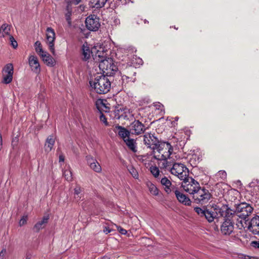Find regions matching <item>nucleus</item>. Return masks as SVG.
<instances>
[{
    "instance_id": "3c124183",
    "label": "nucleus",
    "mask_w": 259,
    "mask_h": 259,
    "mask_svg": "<svg viewBox=\"0 0 259 259\" xmlns=\"http://www.w3.org/2000/svg\"><path fill=\"white\" fill-rule=\"evenodd\" d=\"M251 245L254 248H259V241H254L251 242Z\"/></svg>"
},
{
    "instance_id": "f03ea898",
    "label": "nucleus",
    "mask_w": 259,
    "mask_h": 259,
    "mask_svg": "<svg viewBox=\"0 0 259 259\" xmlns=\"http://www.w3.org/2000/svg\"><path fill=\"white\" fill-rule=\"evenodd\" d=\"M90 85L92 90L98 94L108 93L111 87V83L108 77L105 75H99L90 80Z\"/></svg>"
},
{
    "instance_id": "5701e85b",
    "label": "nucleus",
    "mask_w": 259,
    "mask_h": 259,
    "mask_svg": "<svg viewBox=\"0 0 259 259\" xmlns=\"http://www.w3.org/2000/svg\"><path fill=\"white\" fill-rule=\"evenodd\" d=\"M55 141V138L53 136H50L48 137L45 145V150L46 152L48 153L52 150Z\"/></svg>"
},
{
    "instance_id": "a18cd8bd",
    "label": "nucleus",
    "mask_w": 259,
    "mask_h": 259,
    "mask_svg": "<svg viewBox=\"0 0 259 259\" xmlns=\"http://www.w3.org/2000/svg\"><path fill=\"white\" fill-rule=\"evenodd\" d=\"M217 176L220 177L222 179L224 180L227 177V173L225 171L220 170L218 172Z\"/></svg>"
},
{
    "instance_id": "cd10ccee",
    "label": "nucleus",
    "mask_w": 259,
    "mask_h": 259,
    "mask_svg": "<svg viewBox=\"0 0 259 259\" xmlns=\"http://www.w3.org/2000/svg\"><path fill=\"white\" fill-rule=\"evenodd\" d=\"M124 107L118 106L115 108L113 111V117L116 119L123 118Z\"/></svg>"
},
{
    "instance_id": "f3484780",
    "label": "nucleus",
    "mask_w": 259,
    "mask_h": 259,
    "mask_svg": "<svg viewBox=\"0 0 259 259\" xmlns=\"http://www.w3.org/2000/svg\"><path fill=\"white\" fill-rule=\"evenodd\" d=\"M114 132L118 134V135L124 141L129 138L130 132L126 130L125 127L120 125L115 126Z\"/></svg>"
},
{
    "instance_id": "7c9ffc66",
    "label": "nucleus",
    "mask_w": 259,
    "mask_h": 259,
    "mask_svg": "<svg viewBox=\"0 0 259 259\" xmlns=\"http://www.w3.org/2000/svg\"><path fill=\"white\" fill-rule=\"evenodd\" d=\"M147 186L148 188L150 194L154 196H157L159 193V191L156 186L150 182L147 183Z\"/></svg>"
},
{
    "instance_id": "4468645a",
    "label": "nucleus",
    "mask_w": 259,
    "mask_h": 259,
    "mask_svg": "<svg viewBox=\"0 0 259 259\" xmlns=\"http://www.w3.org/2000/svg\"><path fill=\"white\" fill-rule=\"evenodd\" d=\"M28 63L32 71L36 73L40 72V67L37 56L30 55L28 57Z\"/></svg>"
},
{
    "instance_id": "b1692460",
    "label": "nucleus",
    "mask_w": 259,
    "mask_h": 259,
    "mask_svg": "<svg viewBox=\"0 0 259 259\" xmlns=\"http://www.w3.org/2000/svg\"><path fill=\"white\" fill-rule=\"evenodd\" d=\"M49 215H45L41 221H38L34 226V229L36 231H39L40 229L45 228L48 222Z\"/></svg>"
},
{
    "instance_id": "2f4dec72",
    "label": "nucleus",
    "mask_w": 259,
    "mask_h": 259,
    "mask_svg": "<svg viewBox=\"0 0 259 259\" xmlns=\"http://www.w3.org/2000/svg\"><path fill=\"white\" fill-rule=\"evenodd\" d=\"M124 142L125 143L128 148L130 149L132 151L134 152L137 151L136 142L134 140L129 138L126 140H124Z\"/></svg>"
},
{
    "instance_id": "49530a36",
    "label": "nucleus",
    "mask_w": 259,
    "mask_h": 259,
    "mask_svg": "<svg viewBox=\"0 0 259 259\" xmlns=\"http://www.w3.org/2000/svg\"><path fill=\"white\" fill-rule=\"evenodd\" d=\"M100 120L101 121L104 123L106 126L109 125L108 122L107 121L106 117L102 113H101V115H100Z\"/></svg>"
},
{
    "instance_id": "5fc2aeb1",
    "label": "nucleus",
    "mask_w": 259,
    "mask_h": 259,
    "mask_svg": "<svg viewBox=\"0 0 259 259\" xmlns=\"http://www.w3.org/2000/svg\"><path fill=\"white\" fill-rule=\"evenodd\" d=\"M59 162H63L64 161V156L63 155H59Z\"/></svg>"
},
{
    "instance_id": "6e6d98bb",
    "label": "nucleus",
    "mask_w": 259,
    "mask_h": 259,
    "mask_svg": "<svg viewBox=\"0 0 259 259\" xmlns=\"http://www.w3.org/2000/svg\"><path fill=\"white\" fill-rule=\"evenodd\" d=\"M110 232L111 230L108 228L105 227V229H104V232L106 234H108Z\"/></svg>"
},
{
    "instance_id": "f257e3e1",
    "label": "nucleus",
    "mask_w": 259,
    "mask_h": 259,
    "mask_svg": "<svg viewBox=\"0 0 259 259\" xmlns=\"http://www.w3.org/2000/svg\"><path fill=\"white\" fill-rule=\"evenodd\" d=\"M173 147L168 142H160L152 148L154 159L161 169H165L171 166L173 158Z\"/></svg>"
},
{
    "instance_id": "dca6fc26",
    "label": "nucleus",
    "mask_w": 259,
    "mask_h": 259,
    "mask_svg": "<svg viewBox=\"0 0 259 259\" xmlns=\"http://www.w3.org/2000/svg\"><path fill=\"white\" fill-rule=\"evenodd\" d=\"M248 228L253 234H259V216H256L251 220Z\"/></svg>"
},
{
    "instance_id": "a878e982",
    "label": "nucleus",
    "mask_w": 259,
    "mask_h": 259,
    "mask_svg": "<svg viewBox=\"0 0 259 259\" xmlns=\"http://www.w3.org/2000/svg\"><path fill=\"white\" fill-rule=\"evenodd\" d=\"M11 26L7 24H3L0 28V36L1 37H8L11 36L10 34Z\"/></svg>"
},
{
    "instance_id": "c9c22d12",
    "label": "nucleus",
    "mask_w": 259,
    "mask_h": 259,
    "mask_svg": "<svg viewBox=\"0 0 259 259\" xmlns=\"http://www.w3.org/2000/svg\"><path fill=\"white\" fill-rule=\"evenodd\" d=\"M128 170L134 178L136 179H138L139 178V174L138 171L132 165L128 166Z\"/></svg>"
},
{
    "instance_id": "4d7b16f0",
    "label": "nucleus",
    "mask_w": 259,
    "mask_h": 259,
    "mask_svg": "<svg viewBox=\"0 0 259 259\" xmlns=\"http://www.w3.org/2000/svg\"><path fill=\"white\" fill-rule=\"evenodd\" d=\"M229 193H235V194H237L238 193V191H235V190H231L230 192H229Z\"/></svg>"
},
{
    "instance_id": "37998d69",
    "label": "nucleus",
    "mask_w": 259,
    "mask_h": 259,
    "mask_svg": "<svg viewBox=\"0 0 259 259\" xmlns=\"http://www.w3.org/2000/svg\"><path fill=\"white\" fill-rule=\"evenodd\" d=\"M8 38L11 43V45L13 47V48H14V49L17 48L18 47V44H17V41L14 38V37L13 36L11 35V36H9Z\"/></svg>"
},
{
    "instance_id": "20e7f679",
    "label": "nucleus",
    "mask_w": 259,
    "mask_h": 259,
    "mask_svg": "<svg viewBox=\"0 0 259 259\" xmlns=\"http://www.w3.org/2000/svg\"><path fill=\"white\" fill-rule=\"evenodd\" d=\"M172 160L171 166L165 170H168L171 174L177 177L181 180H185L189 176L188 168L183 163L175 162Z\"/></svg>"
},
{
    "instance_id": "bf43d9fd",
    "label": "nucleus",
    "mask_w": 259,
    "mask_h": 259,
    "mask_svg": "<svg viewBox=\"0 0 259 259\" xmlns=\"http://www.w3.org/2000/svg\"><path fill=\"white\" fill-rule=\"evenodd\" d=\"M101 259H109V258L107 256H104V257L101 258Z\"/></svg>"
},
{
    "instance_id": "c756f323",
    "label": "nucleus",
    "mask_w": 259,
    "mask_h": 259,
    "mask_svg": "<svg viewBox=\"0 0 259 259\" xmlns=\"http://www.w3.org/2000/svg\"><path fill=\"white\" fill-rule=\"evenodd\" d=\"M107 0H91L90 1V6L93 8H100L103 7Z\"/></svg>"
},
{
    "instance_id": "412c9836",
    "label": "nucleus",
    "mask_w": 259,
    "mask_h": 259,
    "mask_svg": "<svg viewBox=\"0 0 259 259\" xmlns=\"http://www.w3.org/2000/svg\"><path fill=\"white\" fill-rule=\"evenodd\" d=\"M175 194L177 199L180 203L187 205H189L191 204V201L190 199L183 193L180 192L178 190H176L175 191Z\"/></svg>"
},
{
    "instance_id": "09e8293b",
    "label": "nucleus",
    "mask_w": 259,
    "mask_h": 259,
    "mask_svg": "<svg viewBox=\"0 0 259 259\" xmlns=\"http://www.w3.org/2000/svg\"><path fill=\"white\" fill-rule=\"evenodd\" d=\"M7 254V250L6 248H3L0 252V259H4Z\"/></svg>"
},
{
    "instance_id": "603ef678",
    "label": "nucleus",
    "mask_w": 259,
    "mask_h": 259,
    "mask_svg": "<svg viewBox=\"0 0 259 259\" xmlns=\"http://www.w3.org/2000/svg\"><path fill=\"white\" fill-rule=\"evenodd\" d=\"M116 227L117 228V230H118V231L122 234H125L126 233V231L122 228L121 227H118V226H116Z\"/></svg>"
},
{
    "instance_id": "ddd939ff",
    "label": "nucleus",
    "mask_w": 259,
    "mask_h": 259,
    "mask_svg": "<svg viewBox=\"0 0 259 259\" xmlns=\"http://www.w3.org/2000/svg\"><path fill=\"white\" fill-rule=\"evenodd\" d=\"M130 130L132 134L139 135L145 131V126L138 120H135L131 123Z\"/></svg>"
},
{
    "instance_id": "4be33fe9",
    "label": "nucleus",
    "mask_w": 259,
    "mask_h": 259,
    "mask_svg": "<svg viewBox=\"0 0 259 259\" xmlns=\"http://www.w3.org/2000/svg\"><path fill=\"white\" fill-rule=\"evenodd\" d=\"M82 55L84 60H88L90 59L91 55H92V50L87 42H85L82 46Z\"/></svg>"
},
{
    "instance_id": "aec40b11",
    "label": "nucleus",
    "mask_w": 259,
    "mask_h": 259,
    "mask_svg": "<svg viewBox=\"0 0 259 259\" xmlns=\"http://www.w3.org/2000/svg\"><path fill=\"white\" fill-rule=\"evenodd\" d=\"M39 56L47 65L51 67L55 66V60L47 52H44Z\"/></svg>"
},
{
    "instance_id": "4c0bfd02",
    "label": "nucleus",
    "mask_w": 259,
    "mask_h": 259,
    "mask_svg": "<svg viewBox=\"0 0 259 259\" xmlns=\"http://www.w3.org/2000/svg\"><path fill=\"white\" fill-rule=\"evenodd\" d=\"M81 0H71L70 2H68L67 5V10L68 11V13L70 14L71 12V9L70 7L72 5H78Z\"/></svg>"
},
{
    "instance_id": "a211bd4d",
    "label": "nucleus",
    "mask_w": 259,
    "mask_h": 259,
    "mask_svg": "<svg viewBox=\"0 0 259 259\" xmlns=\"http://www.w3.org/2000/svg\"><path fill=\"white\" fill-rule=\"evenodd\" d=\"M248 191L252 196H259V180H254L248 185Z\"/></svg>"
},
{
    "instance_id": "e433bc0d",
    "label": "nucleus",
    "mask_w": 259,
    "mask_h": 259,
    "mask_svg": "<svg viewBox=\"0 0 259 259\" xmlns=\"http://www.w3.org/2000/svg\"><path fill=\"white\" fill-rule=\"evenodd\" d=\"M13 74L12 73H3V81L8 84L10 83L13 79Z\"/></svg>"
},
{
    "instance_id": "72a5a7b5",
    "label": "nucleus",
    "mask_w": 259,
    "mask_h": 259,
    "mask_svg": "<svg viewBox=\"0 0 259 259\" xmlns=\"http://www.w3.org/2000/svg\"><path fill=\"white\" fill-rule=\"evenodd\" d=\"M159 168L160 167L159 166L157 167L156 165H154L151 166L149 169L154 178H158L160 175Z\"/></svg>"
},
{
    "instance_id": "58836bf2",
    "label": "nucleus",
    "mask_w": 259,
    "mask_h": 259,
    "mask_svg": "<svg viewBox=\"0 0 259 259\" xmlns=\"http://www.w3.org/2000/svg\"><path fill=\"white\" fill-rule=\"evenodd\" d=\"M74 190L75 198L77 200V201H78L81 199V197L79 196V195L81 193L82 191V189L79 186L76 185Z\"/></svg>"
},
{
    "instance_id": "f704fd0d",
    "label": "nucleus",
    "mask_w": 259,
    "mask_h": 259,
    "mask_svg": "<svg viewBox=\"0 0 259 259\" xmlns=\"http://www.w3.org/2000/svg\"><path fill=\"white\" fill-rule=\"evenodd\" d=\"M34 48L36 52L38 55H41L45 51L43 50L41 46V44L40 41H37L34 44Z\"/></svg>"
},
{
    "instance_id": "0eeeda50",
    "label": "nucleus",
    "mask_w": 259,
    "mask_h": 259,
    "mask_svg": "<svg viewBox=\"0 0 259 259\" xmlns=\"http://www.w3.org/2000/svg\"><path fill=\"white\" fill-rule=\"evenodd\" d=\"M92 56L94 60L99 63L102 60L107 58L109 52L108 47L96 45L92 49Z\"/></svg>"
},
{
    "instance_id": "423d86ee",
    "label": "nucleus",
    "mask_w": 259,
    "mask_h": 259,
    "mask_svg": "<svg viewBox=\"0 0 259 259\" xmlns=\"http://www.w3.org/2000/svg\"><path fill=\"white\" fill-rule=\"evenodd\" d=\"M183 181L182 187L183 189L193 196L200 188L199 183L191 177L188 176L186 179Z\"/></svg>"
},
{
    "instance_id": "680f3d73",
    "label": "nucleus",
    "mask_w": 259,
    "mask_h": 259,
    "mask_svg": "<svg viewBox=\"0 0 259 259\" xmlns=\"http://www.w3.org/2000/svg\"><path fill=\"white\" fill-rule=\"evenodd\" d=\"M178 119V117H176V120H177Z\"/></svg>"
},
{
    "instance_id": "ea45409f",
    "label": "nucleus",
    "mask_w": 259,
    "mask_h": 259,
    "mask_svg": "<svg viewBox=\"0 0 259 259\" xmlns=\"http://www.w3.org/2000/svg\"><path fill=\"white\" fill-rule=\"evenodd\" d=\"M13 66L12 64H7L4 68L3 73L13 74Z\"/></svg>"
},
{
    "instance_id": "de8ad7c7",
    "label": "nucleus",
    "mask_w": 259,
    "mask_h": 259,
    "mask_svg": "<svg viewBox=\"0 0 259 259\" xmlns=\"http://www.w3.org/2000/svg\"><path fill=\"white\" fill-rule=\"evenodd\" d=\"M27 221V215H24L22 217V218L21 219V220L19 221V225L20 226H22L24 225H25Z\"/></svg>"
},
{
    "instance_id": "13d9d810",
    "label": "nucleus",
    "mask_w": 259,
    "mask_h": 259,
    "mask_svg": "<svg viewBox=\"0 0 259 259\" xmlns=\"http://www.w3.org/2000/svg\"><path fill=\"white\" fill-rule=\"evenodd\" d=\"M142 62H143V61H142V60L141 59H138V63H139V64H142Z\"/></svg>"
},
{
    "instance_id": "052dcab7",
    "label": "nucleus",
    "mask_w": 259,
    "mask_h": 259,
    "mask_svg": "<svg viewBox=\"0 0 259 259\" xmlns=\"http://www.w3.org/2000/svg\"><path fill=\"white\" fill-rule=\"evenodd\" d=\"M136 74V72H134L133 76H135Z\"/></svg>"
},
{
    "instance_id": "1a4fd4ad",
    "label": "nucleus",
    "mask_w": 259,
    "mask_h": 259,
    "mask_svg": "<svg viewBox=\"0 0 259 259\" xmlns=\"http://www.w3.org/2000/svg\"><path fill=\"white\" fill-rule=\"evenodd\" d=\"M253 208L246 203H241L236 205L235 212L237 215L243 219H245L252 212Z\"/></svg>"
},
{
    "instance_id": "c85d7f7f",
    "label": "nucleus",
    "mask_w": 259,
    "mask_h": 259,
    "mask_svg": "<svg viewBox=\"0 0 259 259\" xmlns=\"http://www.w3.org/2000/svg\"><path fill=\"white\" fill-rule=\"evenodd\" d=\"M63 175L64 178L67 181H71L72 180V173L69 166H66L63 171Z\"/></svg>"
},
{
    "instance_id": "473e14b6",
    "label": "nucleus",
    "mask_w": 259,
    "mask_h": 259,
    "mask_svg": "<svg viewBox=\"0 0 259 259\" xmlns=\"http://www.w3.org/2000/svg\"><path fill=\"white\" fill-rule=\"evenodd\" d=\"M203 217H204L209 222H212L215 217V214L213 212L205 210Z\"/></svg>"
},
{
    "instance_id": "c03bdc74",
    "label": "nucleus",
    "mask_w": 259,
    "mask_h": 259,
    "mask_svg": "<svg viewBox=\"0 0 259 259\" xmlns=\"http://www.w3.org/2000/svg\"><path fill=\"white\" fill-rule=\"evenodd\" d=\"M194 210L198 215L203 217L205 210H203L202 208L198 207H195Z\"/></svg>"
},
{
    "instance_id": "7ed1b4c3",
    "label": "nucleus",
    "mask_w": 259,
    "mask_h": 259,
    "mask_svg": "<svg viewBox=\"0 0 259 259\" xmlns=\"http://www.w3.org/2000/svg\"><path fill=\"white\" fill-rule=\"evenodd\" d=\"M232 210L227 206H223L219 210L220 215L226 219L221 226V230L224 235H230L233 231L234 226L232 221L229 219L232 214Z\"/></svg>"
},
{
    "instance_id": "6ab92c4d",
    "label": "nucleus",
    "mask_w": 259,
    "mask_h": 259,
    "mask_svg": "<svg viewBox=\"0 0 259 259\" xmlns=\"http://www.w3.org/2000/svg\"><path fill=\"white\" fill-rule=\"evenodd\" d=\"M97 108L101 112H109L110 110V105L106 100L99 99L96 101Z\"/></svg>"
},
{
    "instance_id": "bb28decb",
    "label": "nucleus",
    "mask_w": 259,
    "mask_h": 259,
    "mask_svg": "<svg viewBox=\"0 0 259 259\" xmlns=\"http://www.w3.org/2000/svg\"><path fill=\"white\" fill-rule=\"evenodd\" d=\"M161 184L164 186V190L167 193L169 194L170 193L171 190V182L168 180L167 178L166 177H163L161 179Z\"/></svg>"
},
{
    "instance_id": "393cba45",
    "label": "nucleus",
    "mask_w": 259,
    "mask_h": 259,
    "mask_svg": "<svg viewBox=\"0 0 259 259\" xmlns=\"http://www.w3.org/2000/svg\"><path fill=\"white\" fill-rule=\"evenodd\" d=\"M154 157L150 156L145 155L142 157V161L143 164L147 168L149 169L151 166L154 165Z\"/></svg>"
},
{
    "instance_id": "f8f14e48",
    "label": "nucleus",
    "mask_w": 259,
    "mask_h": 259,
    "mask_svg": "<svg viewBox=\"0 0 259 259\" xmlns=\"http://www.w3.org/2000/svg\"><path fill=\"white\" fill-rule=\"evenodd\" d=\"M144 142L148 148L152 150V148L154 146L157 145L160 142L152 134L146 133L144 136Z\"/></svg>"
},
{
    "instance_id": "6e6552de",
    "label": "nucleus",
    "mask_w": 259,
    "mask_h": 259,
    "mask_svg": "<svg viewBox=\"0 0 259 259\" xmlns=\"http://www.w3.org/2000/svg\"><path fill=\"white\" fill-rule=\"evenodd\" d=\"M210 197L211 195L208 191L205 188H202L201 187L193 196L195 202L201 204H205L208 202Z\"/></svg>"
},
{
    "instance_id": "9b49d317",
    "label": "nucleus",
    "mask_w": 259,
    "mask_h": 259,
    "mask_svg": "<svg viewBox=\"0 0 259 259\" xmlns=\"http://www.w3.org/2000/svg\"><path fill=\"white\" fill-rule=\"evenodd\" d=\"M87 28L91 31H96L100 26L99 19L95 15L88 16L85 20Z\"/></svg>"
},
{
    "instance_id": "864d4df0",
    "label": "nucleus",
    "mask_w": 259,
    "mask_h": 259,
    "mask_svg": "<svg viewBox=\"0 0 259 259\" xmlns=\"http://www.w3.org/2000/svg\"><path fill=\"white\" fill-rule=\"evenodd\" d=\"M17 142H18L17 138L16 137L15 139H13L12 142V146L13 147L16 146L17 144Z\"/></svg>"
},
{
    "instance_id": "2eb2a0df",
    "label": "nucleus",
    "mask_w": 259,
    "mask_h": 259,
    "mask_svg": "<svg viewBox=\"0 0 259 259\" xmlns=\"http://www.w3.org/2000/svg\"><path fill=\"white\" fill-rule=\"evenodd\" d=\"M86 160L90 167L94 171L100 173L102 171V168L97 160L91 155L86 156Z\"/></svg>"
},
{
    "instance_id": "9d476101",
    "label": "nucleus",
    "mask_w": 259,
    "mask_h": 259,
    "mask_svg": "<svg viewBox=\"0 0 259 259\" xmlns=\"http://www.w3.org/2000/svg\"><path fill=\"white\" fill-rule=\"evenodd\" d=\"M46 43L48 46L49 50L55 56L56 55L55 49L56 34L54 30L51 27H48L46 29Z\"/></svg>"
},
{
    "instance_id": "8fccbe9b",
    "label": "nucleus",
    "mask_w": 259,
    "mask_h": 259,
    "mask_svg": "<svg viewBox=\"0 0 259 259\" xmlns=\"http://www.w3.org/2000/svg\"><path fill=\"white\" fill-rule=\"evenodd\" d=\"M154 106L155 107L156 109L162 110V108L163 107V105L160 103H156L154 104Z\"/></svg>"
},
{
    "instance_id": "39448f33",
    "label": "nucleus",
    "mask_w": 259,
    "mask_h": 259,
    "mask_svg": "<svg viewBox=\"0 0 259 259\" xmlns=\"http://www.w3.org/2000/svg\"><path fill=\"white\" fill-rule=\"evenodd\" d=\"M99 67L104 73L109 75L114 74L118 69L116 65L114 63L113 60L109 57L100 61L99 63Z\"/></svg>"
},
{
    "instance_id": "a19ab883",
    "label": "nucleus",
    "mask_w": 259,
    "mask_h": 259,
    "mask_svg": "<svg viewBox=\"0 0 259 259\" xmlns=\"http://www.w3.org/2000/svg\"><path fill=\"white\" fill-rule=\"evenodd\" d=\"M123 119H129L131 117L134 116L132 111L127 108L124 107Z\"/></svg>"
},
{
    "instance_id": "79ce46f5",
    "label": "nucleus",
    "mask_w": 259,
    "mask_h": 259,
    "mask_svg": "<svg viewBox=\"0 0 259 259\" xmlns=\"http://www.w3.org/2000/svg\"><path fill=\"white\" fill-rule=\"evenodd\" d=\"M121 79L123 83H127L130 81L134 82L135 80V78L133 77H130L124 74L121 75Z\"/></svg>"
}]
</instances>
